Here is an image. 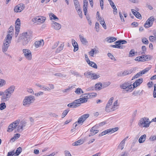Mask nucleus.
<instances>
[{"label":"nucleus","mask_w":156,"mask_h":156,"mask_svg":"<svg viewBox=\"0 0 156 156\" xmlns=\"http://www.w3.org/2000/svg\"><path fill=\"white\" fill-rule=\"evenodd\" d=\"M23 39L22 40V44L25 46L28 44L29 41L33 37V32L32 31L28 30L22 34Z\"/></svg>","instance_id":"f257e3e1"},{"label":"nucleus","mask_w":156,"mask_h":156,"mask_svg":"<svg viewBox=\"0 0 156 156\" xmlns=\"http://www.w3.org/2000/svg\"><path fill=\"white\" fill-rule=\"evenodd\" d=\"M151 122L148 118L144 117L141 118L138 123L139 126L141 128H147L149 127Z\"/></svg>","instance_id":"f03ea898"},{"label":"nucleus","mask_w":156,"mask_h":156,"mask_svg":"<svg viewBox=\"0 0 156 156\" xmlns=\"http://www.w3.org/2000/svg\"><path fill=\"white\" fill-rule=\"evenodd\" d=\"M35 100L34 97L32 95H29L25 97L23 101V105L25 107H28Z\"/></svg>","instance_id":"7ed1b4c3"},{"label":"nucleus","mask_w":156,"mask_h":156,"mask_svg":"<svg viewBox=\"0 0 156 156\" xmlns=\"http://www.w3.org/2000/svg\"><path fill=\"white\" fill-rule=\"evenodd\" d=\"M120 87L122 89H126L127 92H131L133 90L132 84H130L128 82H125L120 85Z\"/></svg>","instance_id":"20e7f679"},{"label":"nucleus","mask_w":156,"mask_h":156,"mask_svg":"<svg viewBox=\"0 0 156 156\" xmlns=\"http://www.w3.org/2000/svg\"><path fill=\"white\" fill-rule=\"evenodd\" d=\"M152 58V56L150 55H143L138 56L135 58V60L138 62H145L151 60Z\"/></svg>","instance_id":"39448f33"},{"label":"nucleus","mask_w":156,"mask_h":156,"mask_svg":"<svg viewBox=\"0 0 156 156\" xmlns=\"http://www.w3.org/2000/svg\"><path fill=\"white\" fill-rule=\"evenodd\" d=\"M105 124V122H102L99 123L93 127L90 130L91 134V135H94L97 133L99 131L97 129L99 126H102Z\"/></svg>","instance_id":"423d86ee"},{"label":"nucleus","mask_w":156,"mask_h":156,"mask_svg":"<svg viewBox=\"0 0 156 156\" xmlns=\"http://www.w3.org/2000/svg\"><path fill=\"white\" fill-rule=\"evenodd\" d=\"M20 122V120H17L12 122L8 126L7 131L9 132H12L14 129L17 127L18 124Z\"/></svg>","instance_id":"0eeeda50"},{"label":"nucleus","mask_w":156,"mask_h":156,"mask_svg":"<svg viewBox=\"0 0 156 156\" xmlns=\"http://www.w3.org/2000/svg\"><path fill=\"white\" fill-rule=\"evenodd\" d=\"M114 98L112 97L109 100L105 108V110L107 112H110L113 111L112 104Z\"/></svg>","instance_id":"6e6552de"},{"label":"nucleus","mask_w":156,"mask_h":156,"mask_svg":"<svg viewBox=\"0 0 156 156\" xmlns=\"http://www.w3.org/2000/svg\"><path fill=\"white\" fill-rule=\"evenodd\" d=\"M23 52L26 59L28 60H30L32 59V54L30 50L24 49L23 50Z\"/></svg>","instance_id":"1a4fd4ad"},{"label":"nucleus","mask_w":156,"mask_h":156,"mask_svg":"<svg viewBox=\"0 0 156 156\" xmlns=\"http://www.w3.org/2000/svg\"><path fill=\"white\" fill-rule=\"evenodd\" d=\"M89 116V115L88 114H85L79 117L77 121L78 125H82L83 123L86 120Z\"/></svg>","instance_id":"9d476101"},{"label":"nucleus","mask_w":156,"mask_h":156,"mask_svg":"<svg viewBox=\"0 0 156 156\" xmlns=\"http://www.w3.org/2000/svg\"><path fill=\"white\" fill-rule=\"evenodd\" d=\"M12 39V36L11 34H8L6 36L4 41L3 42V46L8 48L9 46V44L11 43Z\"/></svg>","instance_id":"9b49d317"},{"label":"nucleus","mask_w":156,"mask_h":156,"mask_svg":"<svg viewBox=\"0 0 156 156\" xmlns=\"http://www.w3.org/2000/svg\"><path fill=\"white\" fill-rule=\"evenodd\" d=\"M11 96V94H8V92L5 90L3 93V95L2 97L1 100L3 102L9 100Z\"/></svg>","instance_id":"f8f14e48"},{"label":"nucleus","mask_w":156,"mask_h":156,"mask_svg":"<svg viewBox=\"0 0 156 156\" xmlns=\"http://www.w3.org/2000/svg\"><path fill=\"white\" fill-rule=\"evenodd\" d=\"M24 5L23 4H20L15 7L14 11L15 12H19L23 10L24 9Z\"/></svg>","instance_id":"ddd939ff"},{"label":"nucleus","mask_w":156,"mask_h":156,"mask_svg":"<svg viewBox=\"0 0 156 156\" xmlns=\"http://www.w3.org/2000/svg\"><path fill=\"white\" fill-rule=\"evenodd\" d=\"M85 95L84 96V97L81 98L76 100L78 105L81 103L86 102L87 101V99L88 98V95H87V94H85Z\"/></svg>","instance_id":"4468645a"},{"label":"nucleus","mask_w":156,"mask_h":156,"mask_svg":"<svg viewBox=\"0 0 156 156\" xmlns=\"http://www.w3.org/2000/svg\"><path fill=\"white\" fill-rule=\"evenodd\" d=\"M143 81V80L142 78H140L136 80L133 83V85H132L133 87V89L134 88L137 86H139L140 84H141Z\"/></svg>","instance_id":"2eb2a0df"},{"label":"nucleus","mask_w":156,"mask_h":156,"mask_svg":"<svg viewBox=\"0 0 156 156\" xmlns=\"http://www.w3.org/2000/svg\"><path fill=\"white\" fill-rule=\"evenodd\" d=\"M51 27L56 30H59L61 27V25L60 24L55 22L51 23Z\"/></svg>","instance_id":"dca6fc26"},{"label":"nucleus","mask_w":156,"mask_h":156,"mask_svg":"<svg viewBox=\"0 0 156 156\" xmlns=\"http://www.w3.org/2000/svg\"><path fill=\"white\" fill-rule=\"evenodd\" d=\"M80 105H78L76 100L74 101L73 102L70 103L67 105L68 107L70 108H76Z\"/></svg>","instance_id":"f3484780"},{"label":"nucleus","mask_w":156,"mask_h":156,"mask_svg":"<svg viewBox=\"0 0 156 156\" xmlns=\"http://www.w3.org/2000/svg\"><path fill=\"white\" fill-rule=\"evenodd\" d=\"M15 88V87L14 85H12L9 87L5 90L8 92V94H10L12 95L14 91Z\"/></svg>","instance_id":"a211bd4d"},{"label":"nucleus","mask_w":156,"mask_h":156,"mask_svg":"<svg viewBox=\"0 0 156 156\" xmlns=\"http://www.w3.org/2000/svg\"><path fill=\"white\" fill-rule=\"evenodd\" d=\"M86 61L87 63L90 66L95 69L97 68L98 66L97 64L94 62L90 61L88 58L86 59Z\"/></svg>","instance_id":"6ab92c4d"},{"label":"nucleus","mask_w":156,"mask_h":156,"mask_svg":"<svg viewBox=\"0 0 156 156\" xmlns=\"http://www.w3.org/2000/svg\"><path fill=\"white\" fill-rule=\"evenodd\" d=\"M79 37L83 44L85 45L88 43V41H87L86 39L84 38L83 35L80 34L79 35Z\"/></svg>","instance_id":"aec40b11"},{"label":"nucleus","mask_w":156,"mask_h":156,"mask_svg":"<svg viewBox=\"0 0 156 156\" xmlns=\"http://www.w3.org/2000/svg\"><path fill=\"white\" fill-rule=\"evenodd\" d=\"M42 43L43 44L44 43L43 40L39 41H37L34 43V45L36 48H38L41 46Z\"/></svg>","instance_id":"412c9836"},{"label":"nucleus","mask_w":156,"mask_h":156,"mask_svg":"<svg viewBox=\"0 0 156 156\" xmlns=\"http://www.w3.org/2000/svg\"><path fill=\"white\" fill-rule=\"evenodd\" d=\"M72 42L73 46L74 48V51L75 52L77 51L78 49V47L77 43L75 40L72 39Z\"/></svg>","instance_id":"4be33fe9"},{"label":"nucleus","mask_w":156,"mask_h":156,"mask_svg":"<svg viewBox=\"0 0 156 156\" xmlns=\"http://www.w3.org/2000/svg\"><path fill=\"white\" fill-rule=\"evenodd\" d=\"M93 73H91V72H86L84 73V75L87 78H90L92 79Z\"/></svg>","instance_id":"5701e85b"},{"label":"nucleus","mask_w":156,"mask_h":156,"mask_svg":"<svg viewBox=\"0 0 156 156\" xmlns=\"http://www.w3.org/2000/svg\"><path fill=\"white\" fill-rule=\"evenodd\" d=\"M117 40L116 38L113 37H108L105 39V40L109 43L115 41Z\"/></svg>","instance_id":"b1692460"},{"label":"nucleus","mask_w":156,"mask_h":156,"mask_svg":"<svg viewBox=\"0 0 156 156\" xmlns=\"http://www.w3.org/2000/svg\"><path fill=\"white\" fill-rule=\"evenodd\" d=\"M126 139L123 140L120 143V144L118 146V148L120 149L121 150H122L124 147L125 145Z\"/></svg>","instance_id":"393cba45"},{"label":"nucleus","mask_w":156,"mask_h":156,"mask_svg":"<svg viewBox=\"0 0 156 156\" xmlns=\"http://www.w3.org/2000/svg\"><path fill=\"white\" fill-rule=\"evenodd\" d=\"M146 135L144 134L142 135L139 138L138 141L139 143H143L146 139Z\"/></svg>","instance_id":"a878e982"},{"label":"nucleus","mask_w":156,"mask_h":156,"mask_svg":"<svg viewBox=\"0 0 156 156\" xmlns=\"http://www.w3.org/2000/svg\"><path fill=\"white\" fill-rule=\"evenodd\" d=\"M74 3L76 10H77L81 8L78 0H74Z\"/></svg>","instance_id":"bb28decb"},{"label":"nucleus","mask_w":156,"mask_h":156,"mask_svg":"<svg viewBox=\"0 0 156 156\" xmlns=\"http://www.w3.org/2000/svg\"><path fill=\"white\" fill-rule=\"evenodd\" d=\"M83 143V142L82 140H79L73 143L72 145L74 146H77L82 144Z\"/></svg>","instance_id":"cd10ccee"},{"label":"nucleus","mask_w":156,"mask_h":156,"mask_svg":"<svg viewBox=\"0 0 156 156\" xmlns=\"http://www.w3.org/2000/svg\"><path fill=\"white\" fill-rule=\"evenodd\" d=\"M22 149L21 147H19L17 148L15 153H14L13 154L15 156H18L21 152Z\"/></svg>","instance_id":"c85d7f7f"},{"label":"nucleus","mask_w":156,"mask_h":156,"mask_svg":"<svg viewBox=\"0 0 156 156\" xmlns=\"http://www.w3.org/2000/svg\"><path fill=\"white\" fill-rule=\"evenodd\" d=\"M54 75L56 76L59 77L63 79L66 78V75L65 74H62L61 73H57L54 74Z\"/></svg>","instance_id":"c756f323"},{"label":"nucleus","mask_w":156,"mask_h":156,"mask_svg":"<svg viewBox=\"0 0 156 156\" xmlns=\"http://www.w3.org/2000/svg\"><path fill=\"white\" fill-rule=\"evenodd\" d=\"M118 100H116L113 103V104L112 105V107L113 111H115L118 108Z\"/></svg>","instance_id":"7c9ffc66"},{"label":"nucleus","mask_w":156,"mask_h":156,"mask_svg":"<svg viewBox=\"0 0 156 156\" xmlns=\"http://www.w3.org/2000/svg\"><path fill=\"white\" fill-rule=\"evenodd\" d=\"M102 84L101 83H98L95 85V88L96 90H99L101 89Z\"/></svg>","instance_id":"2f4dec72"},{"label":"nucleus","mask_w":156,"mask_h":156,"mask_svg":"<svg viewBox=\"0 0 156 156\" xmlns=\"http://www.w3.org/2000/svg\"><path fill=\"white\" fill-rule=\"evenodd\" d=\"M75 93L77 94H81V93H83V90L80 88H78L76 89L75 91Z\"/></svg>","instance_id":"473e14b6"},{"label":"nucleus","mask_w":156,"mask_h":156,"mask_svg":"<svg viewBox=\"0 0 156 156\" xmlns=\"http://www.w3.org/2000/svg\"><path fill=\"white\" fill-rule=\"evenodd\" d=\"M64 47V44H61L60 46L57 48L56 52L57 53L59 52L63 49Z\"/></svg>","instance_id":"72a5a7b5"},{"label":"nucleus","mask_w":156,"mask_h":156,"mask_svg":"<svg viewBox=\"0 0 156 156\" xmlns=\"http://www.w3.org/2000/svg\"><path fill=\"white\" fill-rule=\"evenodd\" d=\"M74 87H73V86L69 87L67 88L66 89L63 90L62 91V92L63 93H67L71 89L73 88Z\"/></svg>","instance_id":"f704fd0d"},{"label":"nucleus","mask_w":156,"mask_h":156,"mask_svg":"<svg viewBox=\"0 0 156 156\" xmlns=\"http://www.w3.org/2000/svg\"><path fill=\"white\" fill-rule=\"evenodd\" d=\"M135 51L133 49H131L129 52V57H133L135 55Z\"/></svg>","instance_id":"c9c22d12"},{"label":"nucleus","mask_w":156,"mask_h":156,"mask_svg":"<svg viewBox=\"0 0 156 156\" xmlns=\"http://www.w3.org/2000/svg\"><path fill=\"white\" fill-rule=\"evenodd\" d=\"M70 73L72 74L76 75V76L81 77V76L80 74H79L78 72H76L74 71L71 70L70 71Z\"/></svg>","instance_id":"e433bc0d"},{"label":"nucleus","mask_w":156,"mask_h":156,"mask_svg":"<svg viewBox=\"0 0 156 156\" xmlns=\"http://www.w3.org/2000/svg\"><path fill=\"white\" fill-rule=\"evenodd\" d=\"M152 26V25H151V23H150L147 20L146 21L144 24V26L146 28H149Z\"/></svg>","instance_id":"4c0bfd02"},{"label":"nucleus","mask_w":156,"mask_h":156,"mask_svg":"<svg viewBox=\"0 0 156 156\" xmlns=\"http://www.w3.org/2000/svg\"><path fill=\"white\" fill-rule=\"evenodd\" d=\"M6 108V105L5 103L3 102L0 104V110H2Z\"/></svg>","instance_id":"58836bf2"},{"label":"nucleus","mask_w":156,"mask_h":156,"mask_svg":"<svg viewBox=\"0 0 156 156\" xmlns=\"http://www.w3.org/2000/svg\"><path fill=\"white\" fill-rule=\"evenodd\" d=\"M147 20L150 23H151V25H152L154 21V18L153 16H151Z\"/></svg>","instance_id":"ea45409f"},{"label":"nucleus","mask_w":156,"mask_h":156,"mask_svg":"<svg viewBox=\"0 0 156 156\" xmlns=\"http://www.w3.org/2000/svg\"><path fill=\"white\" fill-rule=\"evenodd\" d=\"M100 76L98 74H97L95 73H93L92 77V80H95L99 78Z\"/></svg>","instance_id":"a19ab883"},{"label":"nucleus","mask_w":156,"mask_h":156,"mask_svg":"<svg viewBox=\"0 0 156 156\" xmlns=\"http://www.w3.org/2000/svg\"><path fill=\"white\" fill-rule=\"evenodd\" d=\"M149 40L151 42L156 41V38L153 36H150L149 37Z\"/></svg>","instance_id":"79ce46f5"},{"label":"nucleus","mask_w":156,"mask_h":156,"mask_svg":"<svg viewBox=\"0 0 156 156\" xmlns=\"http://www.w3.org/2000/svg\"><path fill=\"white\" fill-rule=\"evenodd\" d=\"M108 133H109V132L108 129L106 130H105L103 132H102L101 134L99 135V136H103L104 135H105L106 134H107Z\"/></svg>","instance_id":"37998d69"},{"label":"nucleus","mask_w":156,"mask_h":156,"mask_svg":"<svg viewBox=\"0 0 156 156\" xmlns=\"http://www.w3.org/2000/svg\"><path fill=\"white\" fill-rule=\"evenodd\" d=\"M6 82L3 79H0V87H2L5 84Z\"/></svg>","instance_id":"c03bdc74"},{"label":"nucleus","mask_w":156,"mask_h":156,"mask_svg":"<svg viewBox=\"0 0 156 156\" xmlns=\"http://www.w3.org/2000/svg\"><path fill=\"white\" fill-rule=\"evenodd\" d=\"M112 7L113 9V14L115 15L117 13V10L115 5H112Z\"/></svg>","instance_id":"a18cd8bd"},{"label":"nucleus","mask_w":156,"mask_h":156,"mask_svg":"<svg viewBox=\"0 0 156 156\" xmlns=\"http://www.w3.org/2000/svg\"><path fill=\"white\" fill-rule=\"evenodd\" d=\"M17 127V130L16 132H19L22 131L23 130V128H22L21 127V126L20 124H19V125L18 124Z\"/></svg>","instance_id":"49530a36"},{"label":"nucleus","mask_w":156,"mask_h":156,"mask_svg":"<svg viewBox=\"0 0 156 156\" xmlns=\"http://www.w3.org/2000/svg\"><path fill=\"white\" fill-rule=\"evenodd\" d=\"M142 74H141L140 73V72L138 73H137L134 76H133L132 79V80H133V79H134L135 78H138L140 76H142Z\"/></svg>","instance_id":"de8ad7c7"},{"label":"nucleus","mask_w":156,"mask_h":156,"mask_svg":"<svg viewBox=\"0 0 156 156\" xmlns=\"http://www.w3.org/2000/svg\"><path fill=\"white\" fill-rule=\"evenodd\" d=\"M108 55L109 58H110L111 59L113 60L114 61H116V59L113 56V55L111 53H108Z\"/></svg>","instance_id":"09e8293b"},{"label":"nucleus","mask_w":156,"mask_h":156,"mask_svg":"<svg viewBox=\"0 0 156 156\" xmlns=\"http://www.w3.org/2000/svg\"><path fill=\"white\" fill-rule=\"evenodd\" d=\"M69 111V109H67L64 111L62 114V116H63L62 118H64L67 115Z\"/></svg>","instance_id":"8fccbe9b"},{"label":"nucleus","mask_w":156,"mask_h":156,"mask_svg":"<svg viewBox=\"0 0 156 156\" xmlns=\"http://www.w3.org/2000/svg\"><path fill=\"white\" fill-rule=\"evenodd\" d=\"M95 28L96 31L98 32L99 30V24L98 22H96L95 24Z\"/></svg>","instance_id":"3c124183"},{"label":"nucleus","mask_w":156,"mask_h":156,"mask_svg":"<svg viewBox=\"0 0 156 156\" xmlns=\"http://www.w3.org/2000/svg\"><path fill=\"white\" fill-rule=\"evenodd\" d=\"M142 41L144 44H148V41L147 39L145 37L142 38Z\"/></svg>","instance_id":"603ef678"},{"label":"nucleus","mask_w":156,"mask_h":156,"mask_svg":"<svg viewBox=\"0 0 156 156\" xmlns=\"http://www.w3.org/2000/svg\"><path fill=\"white\" fill-rule=\"evenodd\" d=\"M150 69V68H147L144 69L140 71V73L141 74H142V75L144 74L145 73H147Z\"/></svg>","instance_id":"864d4df0"},{"label":"nucleus","mask_w":156,"mask_h":156,"mask_svg":"<svg viewBox=\"0 0 156 156\" xmlns=\"http://www.w3.org/2000/svg\"><path fill=\"white\" fill-rule=\"evenodd\" d=\"M150 69V68H147L144 69L140 71V73L141 74H142V75L144 74L145 73H147Z\"/></svg>","instance_id":"5fc2aeb1"},{"label":"nucleus","mask_w":156,"mask_h":156,"mask_svg":"<svg viewBox=\"0 0 156 156\" xmlns=\"http://www.w3.org/2000/svg\"><path fill=\"white\" fill-rule=\"evenodd\" d=\"M78 12V15H79V16L80 18H82V12L81 11V8L79 9H77V10H76Z\"/></svg>","instance_id":"6e6d98bb"},{"label":"nucleus","mask_w":156,"mask_h":156,"mask_svg":"<svg viewBox=\"0 0 156 156\" xmlns=\"http://www.w3.org/2000/svg\"><path fill=\"white\" fill-rule=\"evenodd\" d=\"M153 97L154 98L156 97V84H154V89L153 93Z\"/></svg>","instance_id":"4d7b16f0"},{"label":"nucleus","mask_w":156,"mask_h":156,"mask_svg":"<svg viewBox=\"0 0 156 156\" xmlns=\"http://www.w3.org/2000/svg\"><path fill=\"white\" fill-rule=\"evenodd\" d=\"M38 23H43L45 21V19L42 18H38Z\"/></svg>","instance_id":"13d9d810"},{"label":"nucleus","mask_w":156,"mask_h":156,"mask_svg":"<svg viewBox=\"0 0 156 156\" xmlns=\"http://www.w3.org/2000/svg\"><path fill=\"white\" fill-rule=\"evenodd\" d=\"M134 16L137 18L140 19V18H141V15L139 12H136V13Z\"/></svg>","instance_id":"bf43d9fd"},{"label":"nucleus","mask_w":156,"mask_h":156,"mask_svg":"<svg viewBox=\"0 0 156 156\" xmlns=\"http://www.w3.org/2000/svg\"><path fill=\"white\" fill-rule=\"evenodd\" d=\"M15 26H20V21L19 19L18 18L15 22Z\"/></svg>","instance_id":"052dcab7"},{"label":"nucleus","mask_w":156,"mask_h":156,"mask_svg":"<svg viewBox=\"0 0 156 156\" xmlns=\"http://www.w3.org/2000/svg\"><path fill=\"white\" fill-rule=\"evenodd\" d=\"M65 156H72L70 152L67 150L64 151Z\"/></svg>","instance_id":"680f3d73"},{"label":"nucleus","mask_w":156,"mask_h":156,"mask_svg":"<svg viewBox=\"0 0 156 156\" xmlns=\"http://www.w3.org/2000/svg\"><path fill=\"white\" fill-rule=\"evenodd\" d=\"M21 126V127L23 128V127H25L26 126V123L24 121H21L19 124Z\"/></svg>","instance_id":"e2e57ef3"},{"label":"nucleus","mask_w":156,"mask_h":156,"mask_svg":"<svg viewBox=\"0 0 156 156\" xmlns=\"http://www.w3.org/2000/svg\"><path fill=\"white\" fill-rule=\"evenodd\" d=\"M100 23L102 25L103 27L105 29H106L107 28V27L105 21H104L102 22H101Z\"/></svg>","instance_id":"0e129e2a"},{"label":"nucleus","mask_w":156,"mask_h":156,"mask_svg":"<svg viewBox=\"0 0 156 156\" xmlns=\"http://www.w3.org/2000/svg\"><path fill=\"white\" fill-rule=\"evenodd\" d=\"M87 95L89 96V97L92 96V97H95L97 95V94L96 93H90V94H89Z\"/></svg>","instance_id":"69168bd1"},{"label":"nucleus","mask_w":156,"mask_h":156,"mask_svg":"<svg viewBox=\"0 0 156 156\" xmlns=\"http://www.w3.org/2000/svg\"><path fill=\"white\" fill-rule=\"evenodd\" d=\"M100 0V5L101 7V8L102 10L103 9V4H104V1L103 0Z\"/></svg>","instance_id":"338daca9"},{"label":"nucleus","mask_w":156,"mask_h":156,"mask_svg":"<svg viewBox=\"0 0 156 156\" xmlns=\"http://www.w3.org/2000/svg\"><path fill=\"white\" fill-rule=\"evenodd\" d=\"M94 49H92L89 52V54L92 57H94V54L95 52Z\"/></svg>","instance_id":"774afa93"}]
</instances>
